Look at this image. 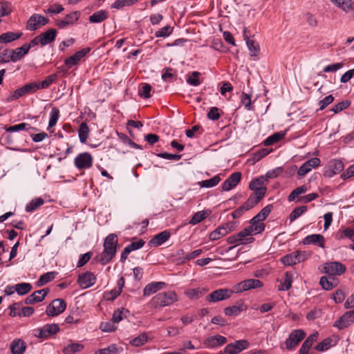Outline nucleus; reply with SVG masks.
I'll list each match as a JSON object with an SVG mask.
<instances>
[{"mask_svg":"<svg viewBox=\"0 0 354 354\" xmlns=\"http://www.w3.org/2000/svg\"><path fill=\"white\" fill-rule=\"evenodd\" d=\"M118 236L114 234H110L106 236L104 242V250L100 254L99 261L102 265L109 263L116 253Z\"/></svg>","mask_w":354,"mask_h":354,"instance_id":"1","label":"nucleus"},{"mask_svg":"<svg viewBox=\"0 0 354 354\" xmlns=\"http://www.w3.org/2000/svg\"><path fill=\"white\" fill-rule=\"evenodd\" d=\"M178 301V296L173 290L162 292L155 295L150 301L151 308H159L170 306Z\"/></svg>","mask_w":354,"mask_h":354,"instance_id":"2","label":"nucleus"},{"mask_svg":"<svg viewBox=\"0 0 354 354\" xmlns=\"http://www.w3.org/2000/svg\"><path fill=\"white\" fill-rule=\"evenodd\" d=\"M267 179L264 176H260L257 178L253 179L249 185L251 190L254 193L249 197L252 198L257 204L265 196L266 192Z\"/></svg>","mask_w":354,"mask_h":354,"instance_id":"3","label":"nucleus"},{"mask_svg":"<svg viewBox=\"0 0 354 354\" xmlns=\"http://www.w3.org/2000/svg\"><path fill=\"white\" fill-rule=\"evenodd\" d=\"M57 32L55 28L48 29L47 31L36 36L30 41V45L45 46L52 44L56 38Z\"/></svg>","mask_w":354,"mask_h":354,"instance_id":"4","label":"nucleus"},{"mask_svg":"<svg viewBox=\"0 0 354 354\" xmlns=\"http://www.w3.org/2000/svg\"><path fill=\"white\" fill-rule=\"evenodd\" d=\"M310 254L306 251H295L288 254L281 259V263L286 266H291L307 259Z\"/></svg>","mask_w":354,"mask_h":354,"instance_id":"5","label":"nucleus"},{"mask_svg":"<svg viewBox=\"0 0 354 354\" xmlns=\"http://www.w3.org/2000/svg\"><path fill=\"white\" fill-rule=\"evenodd\" d=\"M59 330V326L57 324H47L41 328L34 330V335L40 339H47L50 336L56 334Z\"/></svg>","mask_w":354,"mask_h":354,"instance_id":"6","label":"nucleus"},{"mask_svg":"<svg viewBox=\"0 0 354 354\" xmlns=\"http://www.w3.org/2000/svg\"><path fill=\"white\" fill-rule=\"evenodd\" d=\"M305 337L306 333L303 330L295 329L292 330L285 341L286 349L289 351L295 349Z\"/></svg>","mask_w":354,"mask_h":354,"instance_id":"7","label":"nucleus"},{"mask_svg":"<svg viewBox=\"0 0 354 354\" xmlns=\"http://www.w3.org/2000/svg\"><path fill=\"white\" fill-rule=\"evenodd\" d=\"M93 158L89 152L77 154L74 159V165L79 170L88 169L93 165Z\"/></svg>","mask_w":354,"mask_h":354,"instance_id":"8","label":"nucleus"},{"mask_svg":"<svg viewBox=\"0 0 354 354\" xmlns=\"http://www.w3.org/2000/svg\"><path fill=\"white\" fill-rule=\"evenodd\" d=\"M346 271V267L342 263L338 261H331L325 263L323 265L322 272L331 276H339Z\"/></svg>","mask_w":354,"mask_h":354,"instance_id":"9","label":"nucleus"},{"mask_svg":"<svg viewBox=\"0 0 354 354\" xmlns=\"http://www.w3.org/2000/svg\"><path fill=\"white\" fill-rule=\"evenodd\" d=\"M49 19L39 14L32 15L28 20L26 29L30 31L36 30L48 24Z\"/></svg>","mask_w":354,"mask_h":354,"instance_id":"10","label":"nucleus"},{"mask_svg":"<svg viewBox=\"0 0 354 354\" xmlns=\"http://www.w3.org/2000/svg\"><path fill=\"white\" fill-rule=\"evenodd\" d=\"M66 308V304L62 299L53 300L47 307L46 313L48 316L54 317L63 313Z\"/></svg>","mask_w":354,"mask_h":354,"instance_id":"11","label":"nucleus"},{"mask_svg":"<svg viewBox=\"0 0 354 354\" xmlns=\"http://www.w3.org/2000/svg\"><path fill=\"white\" fill-rule=\"evenodd\" d=\"M263 286V283L255 279H246L234 286V292H241L250 289L258 288Z\"/></svg>","mask_w":354,"mask_h":354,"instance_id":"12","label":"nucleus"},{"mask_svg":"<svg viewBox=\"0 0 354 354\" xmlns=\"http://www.w3.org/2000/svg\"><path fill=\"white\" fill-rule=\"evenodd\" d=\"M233 293H234V289L221 288L210 293L207 296L206 299L209 302H217L229 299Z\"/></svg>","mask_w":354,"mask_h":354,"instance_id":"13","label":"nucleus"},{"mask_svg":"<svg viewBox=\"0 0 354 354\" xmlns=\"http://www.w3.org/2000/svg\"><path fill=\"white\" fill-rule=\"evenodd\" d=\"M249 342L246 339L236 340L233 343L228 344L224 348L226 354H237L249 347Z\"/></svg>","mask_w":354,"mask_h":354,"instance_id":"14","label":"nucleus"},{"mask_svg":"<svg viewBox=\"0 0 354 354\" xmlns=\"http://www.w3.org/2000/svg\"><path fill=\"white\" fill-rule=\"evenodd\" d=\"M354 322V310L346 312L334 324L339 330L348 327Z\"/></svg>","mask_w":354,"mask_h":354,"instance_id":"15","label":"nucleus"},{"mask_svg":"<svg viewBox=\"0 0 354 354\" xmlns=\"http://www.w3.org/2000/svg\"><path fill=\"white\" fill-rule=\"evenodd\" d=\"M80 17V12L74 11L67 15L62 19L56 20L55 24L59 28H65L68 26L73 25Z\"/></svg>","mask_w":354,"mask_h":354,"instance_id":"16","label":"nucleus"},{"mask_svg":"<svg viewBox=\"0 0 354 354\" xmlns=\"http://www.w3.org/2000/svg\"><path fill=\"white\" fill-rule=\"evenodd\" d=\"M96 281L95 276L91 272H86L79 275L77 283L82 289L93 286Z\"/></svg>","mask_w":354,"mask_h":354,"instance_id":"17","label":"nucleus"},{"mask_svg":"<svg viewBox=\"0 0 354 354\" xmlns=\"http://www.w3.org/2000/svg\"><path fill=\"white\" fill-rule=\"evenodd\" d=\"M241 172L232 173L222 184V189L225 192H229L236 187L241 180Z\"/></svg>","mask_w":354,"mask_h":354,"instance_id":"18","label":"nucleus"},{"mask_svg":"<svg viewBox=\"0 0 354 354\" xmlns=\"http://www.w3.org/2000/svg\"><path fill=\"white\" fill-rule=\"evenodd\" d=\"M90 48H83L77 52H76L72 56L67 57L64 60V64L67 66L68 68H71L73 66L77 65L79 62L87 54L90 52Z\"/></svg>","mask_w":354,"mask_h":354,"instance_id":"19","label":"nucleus"},{"mask_svg":"<svg viewBox=\"0 0 354 354\" xmlns=\"http://www.w3.org/2000/svg\"><path fill=\"white\" fill-rule=\"evenodd\" d=\"M227 342L225 337L216 335L206 338L203 342L204 347L207 348H214L225 344Z\"/></svg>","mask_w":354,"mask_h":354,"instance_id":"20","label":"nucleus"},{"mask_svg":"<svg viewBox=\"0 0 354 354\" xmlns=\"http://www.w3.org/2000/svg\"><path fill=\"white\" fill-rule=\"evenodd\" d=\"M320 160L318 158H312L305 162L298 169V176L303 177L310 172L313 169L317 167L320 165Z\"/></svg>","mask_w":354,"mask_h":354,"instance_id":"21","label":"nucleus"},{"mask_svg":"<svg viewBox=\"0 0 354 354\" xmlns=\"http://www.w3.org/2000/svg\"><path fill=\"white\" fill-rule=\"evenodd\" d=\"M256 205L257 203L252 198H248L243 205L240 206L232 212V216L234 219L238 218L241 217L245 212L254 207Z\"/></svg>","mask_w":354,"mask_h":354,"instance_id":"22","label":"nucleus"},{"mask_svg":"<svg viewBox=\"0 0 354 354\" xmlns=\"http://www.w3.org/2000/svg\"><path fill=\"white\" fill-rule=\"evenodd\" d=\"M48 292V288H44L39 290H37L26 298L25 303L26 304H32L37 302L41 301L44 300V297L46 296Z\"/></svg>","mask_w":354,"mask_h":354,"instance_id":"23","label":"nucleus"},{"mask_svg":"<svg viewBox=\"0 0 354 354\" xmlns=\"http://www.w3.org/2000/svg\"><path fill=\"white\" fill-rule=\"evenodd\" d=\"M33 47L32 45L29 44H24L21 47L17 48L15 50H11L12 55V62H15L21 59L25 55H26L30 48Z\"/></svg>","mask_w":354,"mask_h":354,"instance_id":"24","label":"nucleus"},{"mask_svg":"<svg viewBox=\"0 0 354 354\" xmlns=\"http://www.w3.org/2000/svg\"><path fill=\"white\" fill-rule=\"evenodd\" d=\"M302 242L304 245L315 244L322 248L325 247L324 237L319 234L308 235L303 239Z\"/></svg>","mask_w":354,"mask_h":354,"instance_id":"25","label":"nucleus"},{"mask_svg":"<svg viewBox=\"0 0 354 354\" xmlns=\"http://www.w3.org/2000/svg\"><path fill=\"white\" fill-rule=\"evenodd\" d=\"M344 169V164L341 160H333L330 162V169L325 172V176L333 177L340 173Z\"/></svg>","mask_w":354,"mask_h":354,"instance_id":"26","label":"nucleus"},{"mask_svg":"<svg viewBox=\"0 0 354 354\" xmlns=\"http://www.w3.org/2000/svg\"><path fill=\"white\" fill-rule=\"evenodd\" d=\"M167 284L162 281L151 282L145 287L143 290V295L145 296H150L157 291L165 288Z\"/></svg>","mask_w":354,"mask_h":354,"instance_id":"27","label":"nucleus"},{"mask_svg":"<svg viewBox=\"0 0 354 354\" xmlns=\"http://www.w3.org/2000/svg\"><path fill=\"white\" fill-rule=\"evenodd\" d=\"M169 231L165 230L155 235L149 241V244L153 246H159L166 242L170 237Z\"/></svg>","mask_w":354,"mask_h":354,"instance_id":"28","label":"nucleus"},{"mask_svg":"<svg viewBox=\"0 0 354 354\" xmlns=\"http://www.w3.org/2000/svg\"><path fill=\"white\" fill-rule=\"evenodd\" d=\"M26 343L21 339H16L12 341L10 349L12 354H24L26 351Z\"/></svg>","mask_w":354,"mask_h":354,"instance_id":"29","label":"nucleus"},{"mask_svg":"<svg viewBox=\"0 0 354 354\" xmlns=\"http://www.w3.org/2000/svg\"><path fill=\"white\" fill-rule=\"evenodd\" d=\"M335 6L344 11L348 12L353 11L354 6L351 0H330Z\"/></svg>","mask_w":354,"mask_h":354,"instance_id":"30","label":"nucleus"},{"mask_svg":"<svg viewBox=\"0 0 354 354\" xmlns=\"http://www.w3.org/2000/svg\"><path fill=\"white\" fill-rule=\"evenodd\" d=\"M22 35L21 32H7L0 35V43L7 44L19 39Z\"/></svg>","mask_w":354,"mask_h":354,"instance_id":"31","label":"nucleus"},{"mask_svg":"<svg viewBox=\"0 0 354 354\" xmlns=\"http://www.w3.org/2000/svg\"><path fill=\"white\" fill-rule=\"evenodd\" d=\"M250 225L246 227L252 236L256 235L262 232L265 230V224L262 222L254 221V219H251Z\"/></svg>","mask_w":354,"mask_h":354,"instance_id":"32","label":"nucleus"},{"mask_svg":"<svg viewBox=\"0 0 354 354\" xmlns=\"http://www.w3.org/2000/svg\"><path fill=\"white\" fill-rule=\"evenodd\" d=\"M292 275L291 273L287 272L285 273L281 283L278 286L279 291H286L289 290L292 286Z\"/></svg>","mask_w":354,"mask_h":354,"instance_id":"33","label":"nucleus"},{"mask_svg":"<svg viewBox=\"0 0 354 354\" xmlns=\"http://www.w3.org/2000/svg\"><path fill=\"white\" fill-rule=\"evenodd\" d=\"M246 310V307L244 306L243 304L240 305H234L232 306L227 307L224 309V313L227 316H236L241 313L243 310Z\"/></svg>","mask_w":354,"mask_h":354,"instance_id":"34","label":"nucleus"},{"mask_svg":"<svg viewBox=\"0 0 354 354\" xmlns=\"http://www.w3.org/2000/svg\"><path fill=\"white\" fill-rule=\"evenodd\" d=\"M108 17V12L106 10H99L94 12L89 17V21L93 24L101 23Z\"/></svg>","mask_w":354,"mask_h":354,"instance_id":"35","label":"nucleus"},{"mask_svg":"<svg viewBox=\"0 0 354 354\" xmlns=\"http://www.w3.org/2000/svg\"><path fill=\"white\" fill-rule=\"evenodd\" d=\"M235 234L240 239L243 244H248L254 241V238L252 237L250 231L247 230L246 227Z\"/></svg>","mask_w":354,"mask_h":354,"instance_id":"36","label":"nucleus"},{"mask_svg":"<svg viewBox=\"0 0 354 354\" xmlns=\"http://www.w3.org/2000/svg\"><path fill=\"white\" fill-rule=\"evenodd\" d=\"M7 132H17L19 131H28L29 129L36 130L35 128L30 127V125L26 122L15 124L5 128Z\"/></svg>","mask_w":354,"mask_h":354,"instance_id":"37","label":"nucleus"},{"mask_svg":"<svg viewBox=\"0 0 354 354\" xmlns=\"http://www.w3.org/2000/svg\"><path fill=\"white\" fill-rule=\"evenodd\" d=\"M205 292V289L201 288H191L186 290L185 295L191 299H196L204 295Z\"/></svg>","mask_w":354,"mask_h":354,"instance_id":"38","label":"nucleus"},{"mask_svg":"<svg viewBox=\"0 0 354 354\" xmlns=\"http://www.w3.org/2000/svg\"><path fill=\"white\" fill-rule=\"evenodd\" d=\"M337 239H349L352 241H354V230L346 227L344 230H339L336 234Z\"/></svg>","mask_w":354,"mask_h":354,"instance_id":"39","label":"nucleus"},{"mask_svg":"<svg viewBox=\"0 0 354 354\" xmlns=\"http://www.w3.org/2000/svg\"><path fill=\"white\" fill-rule=\"evenodd\" d=\"M89 128L86 122H82L78 129V136L82 143H85L88 138Z\"/></svg>","mask_w":354,"mask_h":354,"instance_id":"40","label":"nucleus"},{"mask_svg":"<svg viewBox=\"0 0 354 354\" xmlns=\"http://www.w3.org/2000/svg\"><path fill=\"white\" fill-rule=\"evenodd\" d=\"M148 339H149V338H148L147 333H142L140 335H139L138 336L131 339L129 343L131 345H132L133 346L138 347V346H143L146 343H147Z\"/></svg>","mask_w":354,"mask_h":354,"instance_id":"41","label":"nucleus"},{"mask_svg":"<svg viewBox=\"0 0 354 354\" xmlns=\"http://www.w3.org/2000/svg\"><path fill=\"white\" fill-rule=\"evenodd\" d=\"M229 233V230H226L222 226L217 227L215 230L209 234V239L211 241H216L225 236Z\"/></svg>","mask_w":354,"mask_h":354,"instance_id":"42","label":"nucleus"},{"mask_svg":"<svg viewBox=\"0 0 354 354\" xmlns=\"http://www.w3.org/2000/svg\"><path fill=\"white\" fill-rule=\"evenodd\" d=\"M122 351L121 347H118L116 344H111L106 348L98 349L95 351V354H118Z\"/></svg>","mask_w":354,"mask_h":354,"instance_id":"43","label":"nucleus"},{"mask_svg":"<svg viewBox=\"0 0 354 354\" xmlns=\"http://www.w3.org/2000/svg\"><path fill=\"white\" fill-rule=\"evenodd\" d=\"M336 342L331 338L328 337L321 342L315 346V349L319 351H325L330 347L335 346Z\"/></svg>","mask_w":354,"mask_h":354,"instance_id":"44","label":"nucleus"},{"mask_svg":"<svg viewBox=\"0 0 354 354\" xmlns=\"http://www.w3.org/2000/svg\"><path fill=\"white\" fill-rule=\"evenodd\" d=\"M285 136V133L283 132H277L271 135L268 138H267L264 141L263 144L266 146H269L274 145L281 140Z\"/></svg>","mask_w":354,"mask_h":354,"instance_id":"45","label":"nucleus"},{"mask_svg":"<svg viewBox=\"0 0 354 354\" xmlns=\"http://www.w3.org/2000/svg\"><path fill=\"white\" fill-rule=\"evenodd\" d=\"M220 181H221L220 176L218 175H216L210 179L205 180H202V181L199 182L198 185L201 187L209 188V187H215L216 185L218 184V183Z\"/></svg>","mask_w":354,"mask_h":354,"instance_id":"46","label":"nucleus"},{"mask_svg":"<svg viewBox=\"0 0 354 354\" xmlns=\"http://www.w3.org/2000/svg\"><path fill=\"white\" fill-rule=\"evenodd\" d=\"M82 348L83 346L81 344L71 342L64 348L63 352L65 354H74L75 353L81 351Z\"/></svg>","mask_w":354,"mask_h":354,"instance_id":"47","label":"nucleus"},{"mask_svg":"<svg viewBox=\"0 0 354 354\" xmlns=\"http://www.w3.org/2000/svg\"><path fill=\"white\" fill-rule=\"evenodd\" d=\"M44 201L41 198H37L32 199L30 203H28L26 206V211L27 212H30L36 210L39 207L44 204Z\"/></svg>","mask_w":354,"mask_h":354,"instance_id":"48","label":"nucleus"},{"mask_svg":"<svg viewBox=\"0 0 354 354\" xmlns=\"http://www.w3.org/2000/svg\"><path fill=\"white\" fill-rule=\"evenodd\" d=\"M32 289V286L29 283H21L15 285V290L19 295H24L29 292Z\"/></svg>","mask_w":354,"mask_h":354,"instance_id":"49","label":"nucleus"},{"mask_svg":"<svg viewBox=\"0 0 354 354\" xmlns=\"http://www.w3.org/2000/svg\"><path fill=\"white\" fill-rule=\"evenodd\" d=\"M208 215L209 214L205 211L197 212L189 221V223L193 225H196L203 221Z\"/></svg>","mask_w":354,"mask_h":354,"instance_id":"50","label":"nucleus"},{"mask_svg":"<svg viewBox=\"0 0 354 354\" xmlns=\"http://www.w3.org/2000/svg\"><path fill=\"white\" fill-rule=\"evenodd\" d=\"M308 189L306 185H301L295 189L288 196V200L292 202L295 200L299 195L303 194L307 192Z\"/></svg>","mask_w":354,"mask_h":354,"instance_id":"51","label":"nucleus"},{"mask_svg":"<svg viewBox=\"0 0 354 354\" xmlns=\"http://www.w3.org/2000/svg\"><path fill=\"white\" fill-rule=\"evenodd\" d=\"M246 44L252 57H256L259 53V46L254 40L247 39Z\"/></svg>","mask_w":354,"mask_h":354,"instance_id":"52","label":"nucleus"},{"mask_svg":"<svg viewBox=\"0 0 354 354\" xmlns=\"http://www.w3.org/2000/svg\"><path fill=\"white\" fill-rule=\"evenodd\" d=\"M59 109L56 107L53 108L50 111V119H49V122H48V129L53 127L56 124V123L59 119Z\"/></svg>","mask_w":354,"mask_h":354,"instance_id":"53","label":"nucleus"},{"mask_svg":"<svg viewBox=\"0 0 354 354\" xmlns=\"http://www.w3.org/2000/svg\"><path fill=\"white\" fill-rule=\"evenodd\" d=\"M200 73L194 71L187 76V82L188 84L194 86L200 85L201 82L199 80Z\"/></svg>","mask_w":354,"mask_h":354,"instance_id":"54","label":"nucleus"},{"mask_svg":"<svg viewBox=\"0 0 354 354\" xmlns=\"http://www.w3.org/2000/svg\"><path fill=\"white\" fill-rule=\"evenodd\" d=\"M307 211L306 206L298 207L293 209L289 216L290 222L294 221Z\"/></svg>","mask_w":354,"mask_h":354,"instance_id":"55","label":"nucleus"},{"mask_svg":"<svg viewBox=\"0 0 354 354\" xmlns=\"http://www.w3.org/2000/svg\"><path fill=\"white\" fill-rule=\"evenodd\" d=\"M173 27L169 25L165 26L155 32L156 37H166L173 32Z\"/></svg>","mask_w":354,"mask_h":354,"instance_id":"56","label":"nucleus"},{"mask_svg":"<svg viewBox=\"0 0 354 354\" xmlns=\"http://www.w3.org/2000/svg\"><path fill=\"white\" fill-rule=\"evenodd\" d=\"M100 328L104 332H112L116 330L117 325L111 319L107 322H102Z\"/></svg>","mask_w":354,"mask_h":354,"instance_id":"57","label":"nucleus"},{"mask_svg":"<svg viewBox=\"0 0 354 354\" xmlns=\"http://www.w3.org/2000/svg\"><path fill=\"white\" fill-rule=\"evenodd\" d=\"M202 252H203L202 249H197L192 252H189L180 259L179 263H185V262H187L191 259H195L197 257H198L199 255H201Z\"/></svg>","mask_w":354,"mask_h":354,"instance_id":"58","label":"nucleus"},{"mask_svg":"<svg viewBox=\"0 0 354 354\" xmlns=\"http://www.w3.org/2000/svg\"><path fill=\"white\" fill-rule=\"evenodd\" d=\"M57 77V76L56 74H52L47 76L44 80L40 83H38L39 89L47 88L53 82L55 81Z\"/></svg>","mask_w":354,"mask_h":354,"instance_id":"59","label":"nucleus"},{"mask_svg":"<svg viewBox=\"0 0 354 354\" xmlns=\"http://www.w3.org/2000/svg\"><path fill=\"white\" fill-rule=\"evenodd\" d=\"M136 1L137 0H117L113 3L112 8L121 9L125 6L133 5Z\"/></svg>","mask_w":354,"mask_h":354,"instance_id":"60","label":"nucleus"},{"mask_svg":"<svg viewBox=\"0 0 354 354\" xmlns=\"http://www.w3.org/2000/svg\"><path fill=\"white\" fill-rule=\"evenodd\" d=\"M121 293V288H115L111 291L105 292L104 297L106 300L113 301Z\"/></svg>","mask_w":354,"mask_h":354,"instance_id":"61","label":"nucleus"},{"mask_svg":"<svg viewBox=\"0 0 354 354\" xmlns=\"http://www.w3.org/2000/svg\"><path fill=\"white\" fill-rule=\"evenodd\" d=\"M54 279V274L53 272H47L40 277L37 281V286H41L48 282L52 281Z\"/></svg>","mask_w":354,"mask_h":354,"instance_id":"62","label":"nucleus"},{"mask_svg":"<svg viewBox=\"0 0 354 354\" xmlns=\"http://www.w3.org/2000/svg\"><path fill=\"white\" fill-rule=\"evenodd\" d=\"M151 86L147 83H144L141 85L139 94L143 98H149L151 97Z\"/></svg>","mask_w":354,"mask_h":354,"instance_id":"63","label":"nucleus"},{"mask_svg":"<svg viewBox=\"0 0 354 354\" xmlns=\"http://www.w3.org/2000/svg\"><path fill=\"white\" fill-rule=\"evenodd\" d=\"M64 10V8L62 5L55 3L50 6L48 9L44 10V12L46 14L56 15L62 12Z\"/></svg>","mask_w":354,"mask_h":354,"instance_id":"64","label":"nucleus"}]
</instances>
